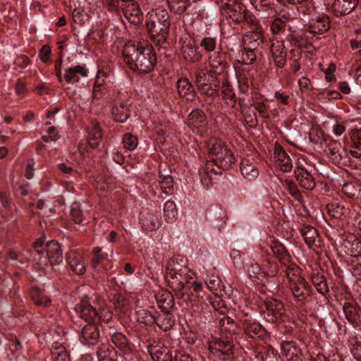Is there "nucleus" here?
Masks as SVG:
<instances>
[{"mask_svg":"<svg viewBox=\"0 0 361 361\" xmlns=\"http://www.w3.org/2000/svg\"><path fill=\"white\" fill-rule=\"evenodd\" d=\"M112 343L123 353L129 354L131 352L130 343L122 333L116 332L111 336Z\"/></svg>","mask_w":361,"mask_h":361,"instance_id":"obj_39","label":"nucleus"},{"mask_svg":"<svg viewBox=\"0 0 361 361\" xmlns=\"http://www.w3.org/2000/svg\"><path fill=\"white\" fill-rule=\"evenodd\" d=\"M271 56L274 64L278 68H283L286 63L287 52L282 39L274 37L271 42Z\"/></svg>","mask_w":361,"mask_h":361,"instance_id":"obj_14","label":"nucleus"},{"mask_svg":"<svg viewBox=\"0 0 361 361\" xmlns=\"http://www.w3.org/2000/svg\"><path fill=\"white\" fill-rule=\"evenodd\" d=\"M265 307L264 318L269 322H283L287 319L285 307L281 300L274 298H267L264 302Z\"/></svg>","mask_w":361,"mask_h":361,"instance_id":"obj_7","label":"nucleus"},{"mask_svg":"<svg viewBox=\"0 0 361 361\" xmlns=\"http://www.w3.org/2000/svg\"><path fill=\"white\" fill-rule=\"evenodd\" d=\"M219 327L221 332L226 336L235 334L238 329L236 322L229 317H224L220 319Z\"/></svg>","mask_w":361,"mask_h":361,"instance_id":"obj_41","label":"nucleus"},{"mask_svg":"<svg viewBox=\"0 0 361 361\" xmlns=\"http://www.w3.org/2000/svg\"><path fill=\"white\" fill-rule=\"evenodd\" d=\"M46 255L47 264L49 262L53 267L58 265L63 262V252L59 243L56 240L49 241L46 245Z\"/></svg>","mask_w":361,"mask_h":361,"instance_id":"obj_18","label":"nucleus"},{"mask_svg":"<svg viewBox=\"0 0 361 361\" xmlns=\"http://www.w3.org/2000/svg\"><path fill=\"white\" fill-rule=\"evenodd\" d=\"M343 312L348 322L353 325L357 324L359 316L355 307L350 304H345L343 305Z\"/></svg>","mask_w":361,"mask_h":361,"instance_id":"obj_56","label":"nucleus"},{"mask_svg":"<svg viewBox=\"0 0 361 361\" xmlns=\"http://www.w3.org/2000/svg\"><path fill=\"white\" fill-rule=\"evenodd\" d=\"M247 272L249 278L253 281L262 280L265 276L264 272L257 262H251L247 267Z\"/></svg>","mask_w":361,"mask_h":361,"instance_id":"obj_48","label":"nucleus"},{"mask_svg":"<svg viewBox=\"0 0 361 361\" xmlns=\"http://www.w3.org/2000/svg\"><path fill=\"white\" fill-rule=\"evenodd\" d=\"M208 62L211 71L219 75L223 73L226 67L225 57L221 51H216L209 54Z\"/></svg>","mask_w":361,"mask_h":361,"instance_id":"obj_27","label":"nucleus"},{"mask_svg":"<svg viewBox=\"0 0 361 361\" xmlns=\"http://www.w3.org/2000/svg\"><path fill=\"white\" fill-rule=\"evenodd\" d=\"M312 169L300 164L295 169L296 180L300 186L307 190H312L316 187V181Z\"/></svg>","mask_w":361,"mask_h":361,"instance_id":"obj_12","label":"nucleus"},{"mask_svg":"<svg viewBox=\"0 0 361 361\" xmlns=\"http://www.w3.org/2000/svg\"><path fill=\"white\" fill-rule=\"evenodd\" d=\"M210 305L205 302L198 301L192 306L191 316L197 323H205L207 319L210 316Z\"/></svg>","mask_w":361,"mask_h":361,"instance_id":"obj_24","label":"nucleus"},{"mask_svg":"<svg viewBox=\"0 0 361 361\" xmlns=\"http://www.w3.org/2000/svg\"><path fill=\"white\" fill-rule=\"evenodd\" d=\"M70 269L78 275H82L85 273L86 267L82 259L76 256L66 257Z\"/></svg>","mask_w":361,"mask_h":361,"instance_id":"obj_43","label":"nucleus"},{"mask_svg":"<svg viewBox=\"0 0 361 361\" xmlns=\"http://www.w3.org/2000/svg\"><path fill=\"white\" fill-rule=\"evenodd\" d=\"M176 90L178 95L187 101H193L195 97V90L186 78H181L177 81Z\"/></svg>","mask_w":361,"mask_h":361,"instance_id":"obj_23","label":"nucleus"},{"mask_svg":"<svg viewBox=\"0 0 361 361\" xmlns=\"http://www.w3.org/2000/svg\"><path fill=\"white\" fill-rule=\"evenodd\" d=\"M341 191L348 198L361 199V186L360 185L346 183L343 185Z\"/></svg>","mask_w":361,"mask_h":361,"instance_id":"obj_44","label":"nucleus"},{"mask_svg":"<svg viewBox=\"0 0 361 361\" xmlns=\"http://www.w3.org/2000/svg\"><path fill=\"white\" fill-rule=\"evenodd\" d=\"M87 75V70L84 65H77L65 71L64 79L68 83L78 82L80 78Z\"/></svg>","mask_w":361,"mask_h":361,"instance_id":"obj_26","label":"nucleus"},{"mask_svg":"<svg viewBox=\"0 0 361 361\" xmlns=\"http://www.w3.org/2000/svg\"><path fill=\"white\" fill-rule=\"evenodd\" d=\"M51 356L54 361H71L66 348L57 343L53 346Z\"/></svg>","mask_w":361,"mask_h":361,"instance_id":"obj_50","label":"nucleus"},{"mask_svg":"<svg viewBox=\"0 0 361 361\" xmlns=\"http://www.w3.org/2000/svg\"><path fill=\"white\" fill-rule=\"evenodd\" d=\"M216 73L206 68L200 70L196 74V85L197 87L209 84L218 80Z\"/></svg>","mask_w":361,"mask_h":361,"instance_id":"obj_33","label":"nucleus"},{"mask_svg":"<svg viewBox=\"0 0 361 361\" xmlns=\"http://www.w3.org/2000/svg\"><path fill=\"white\" fill-rule=\"evenodd\" d=\"M44 241L42 238L36 240L32 245V256L39 269H44L47 267V258L44 255L46 249H42Z\"/></svg>","mask_w":361,"mask_h":361,"instance_id":"obj_22","label":"nucleus"},{"mask_svg":"<svg viewBox=\"0 0 361 361\" xmlns=\"http://www.w3.org/2000/svg\"><path fill=\"white\" fill-rule=\"evenodd\" d=\"M328 150L333 159H340L342 157L343 149L339 142H331L328 146Z\"/></svg>","mask_w":361,"mask_h":361,"instance_id":"obj_59","label":"nucleus"},{"mask_svg":"<svg viewBox=\"0 0 361 361\" xmlns=\"http://www.w3.org/2000/svg\"><path fill=\"white\" fill-rule=\"evenodd\" d=\"M169 9L176 14H183L191 6L190 0H166Z\"/></svg>","mask_w":361,"mask_h":361,"instance_id":"obj_42","label":"nucleus"},{"mask_svg":"<svg viewBox=\"0 0 361 361\" xmlns=\"http://www.w3.org/2000/svg\"><path fill=\"white\" fill-rule=\"evenodd\" d=\"M220 86L219 80L204 85L202 87H197L199 92L202 95L209 97H214L218 93Z\"/></svg>","mask_w":361,"mask_h":361,"instance_id":"obj_51","label":"nucleus"},{"mask_svg":"<svg viewBox=\"0 0 361 361\" xmlns=\"http://www.w3.org/2000/svg\"><path fill=\"white\" fill-rule=\"evenodd\" d=\"M253 7L258 11H265L268 14L274 11V0H250Z\"/></svg>","mask_w":361,"mask_h":361,"instance_id":"obj_47","label":"nucleus"},{"mask_svg":"<svg viewBox=\"0 0 361 361\" xmlns=\"http://www.w3.org/2000/svg\"><path fill=\"white\" fill-rule=\"evenodd\" d=\"M30 295L34 303L38 307H46L51 305V300L44 295L39 288H32Z\"/></svg>","mask_w":361,"mask_h":361,"instance_id":"obj_37","label":"nucleus"},{"mask_svg":"<svg viewBox=\"0 0 361 361\" xmlns=\"http://www.w3.org/2000/svg\"><path fill=\"white\" fill-rule=\"evenodd\" d=\"M194 273L188 266V259L182 255H174L166 265V279L171 288L180 291L188 288Z\"/></svg>","mask_w":361,"mask_h":361,"instance_id":"obj_2","label":"nucleus"},{"mask_svg":"<svg viewBox=\"0 0 361 361\" xmlns=\"http://www.w3.org/2000/svg\"><path fill=\"white\" fill-rule=\"evenodd\" d=\"M130 104L128 100L115 101L111 106V113L116 122L124 123L130 116Z\"/></svg>","mask_w":361,"mask_h":361,"instance_id":"obj_13","label":"nucleus"},{"mask_svg":"<svg viewBox=\"0 0 361 361\" xmlns=\"http://www.w3.org/2000/svg\"><path fill=\"white\" fill-rule=\"evenodd\" d=\"M329 19L326 15L322 14L312 19L305 32V36L309 37L308 35L321 34L329 29Z\"/></svg>","mask_w":361,"mask_h":361,"instance_id":"obj_16","label":"nucleus"},{"mask_svg":"<svg viewBox=\"0 0 361 361\" xmlns=\"http://www.w3.org/2000/svg\"><path fill=\"white\" fill-rule=\"evenodd\" d=\"M255 49H248L247 47L245 46L244 49L241 53V61L243 64L251 65L257 59V54L255 51Z\"/></svg>","mask_w":361,"mask_h":361,"instance_id":"obj_58","label":"nucleus"},{"mask_svg":"<svg viewBox=\"0 0 361 361\" xmlns=\"http://www.w3.org/2000/svg\"><path fill=\"white\" fill-rule=\"evenodd\" d=\"M216 166L219 169H230L233 164L235 163V157L233 154V152L227 149H224V151L219 154V156L214 159Z\"/></svg>","mask_w":361,"mask_h":361,"instance_id":"obj_32","label":"nucleus"},{"mask_svg":"<svg viewBox=\"0 0 361 361\" xmlns=\"http://www.w3.org/2000/svg\"><path fill=\"white\" fill-rule=\"evenodd\" d=\"M286 23L280 18H275L270 26V29L274 35L283 32L285 30Z\"/></svg>","mask_w":361,"mask_h":361,"instance_id":"obj_63","label":"nucleus"},{"mask_svg":"<svg viewBox=\"0 0 361 361\" xmlns=\"http://www.w3.org/2000/svg\"><path fill=\"white\" fill-rule=\"evenodd\" d=\"M142 318H139V321L149 325L155 323L161 329L164 331L170 330L174 325V319L171 313L164 312L162 314H159L154 317L150 312L143 310L140 312Z\"/></svg>","mask_w":361,"mask_h":361,"instance_id":"obj_9","label":"nucleus"},{"mask_svg":"<svg viewBox=\"0 0 361 361\" xmlns=\"http://www.w3.org/2000/svg\"><path fill=\"white\" fill-rule=\"evenodd\" d=\"M307 245L312 248L314 245H317L319 243V234L317 231L312 226L309 225H303L300 229Z\"/></svg>","mask_w":361,"mask_h":361,"instance_id":"obj_29","label":"nucleus"},{"mask_svg":"<svg viewBox=\"0 0 361 361\" xmlns=\"http://www.w3.org/2000/svg\"><path fill=\"white\" fill-rule=\"evenodd\" d=\"M349 135L353 145L356 148H361V128L352 129Z\"/></svg>","mask_w":361,"mask_h":361,"instance_id":"obj_64","label":"nucleus"},{"mask_svg":"<svg viewBox=\"0 0 361 361\" xmlns=\"http://www.w3.org/2000/svg\"><path fill=\"white\" fill-rule=\"evenodd\" d=\"M96 323L97 322L88 323L83 326L81 331V338L84 343L94 345L99 338V331Z\"/></svg>","mask_w":361,"mask_h":361,"instance_id":"obj_25","label":"nucleus"},{"mask_svg":"<svg viewBox=\"0 0 361 361\" xmlns=\"http://www.w3.org/2000/svg\"><path fill=\"white\" fill-rule=\"evenodd\" d=\"M102 140V130L99 123H92L91 129L88 131L87 143L92 148H97Z\"/></svg>","mask_w":361,"mask_h":361,"instance_id":"obj_36","label":"nucleus"},{"mask_svg":"<svg viewBox=\"0 0 361 361\" xmlns=\"http://www.w3.org/2000/svg\"><path fill=\"white\" fill-rule=\"evenodd\" d=\"M180 45V52L183 59L189 62H198L202 59V54L198 51L194 39L189 35H183L179 39Z\"/></svg>","mask_w":361,"mask_h":361,"instance_id":"obj_11","label":"nucleus"},{"mask_svg":"<svg viewBox=\"0 0 361 361\" xmlns=\"http://www.w3.org/2000/svg\"><path fill=\"white\" fill-rule=\"evenodd\" d=\"M283 271L295 300L298 302H305L307 298L311 295L312 288L302 276V270L295 264H290Z\"/></svg>","mask_w":361,"mask_h":361,"instance_id":"obj_4","label":"nucleus"},{"mask_svg":"<svg viewBox=\"0 0 361 361\" xmlns=\"http://www.w3.org/2000/svg\"><path fill=\"white\" fill-rule=\"evenodd\" d=\"M350 352L353 357L361 361V336H355L350 339Z\"/></svg>","mask_w":361,"mask_h":361,"instance_id":"obj_53","label":"nucleus"},{"mask_svg":"<svg viewBox=\"0 0 361 361\" xmlns=\"http://www.w3.org/2000/svg\"><path fill=\"white\" fill-rule=\"evenodd\" d=\"M221 95L227 106H235L236 103V97L230 85H225L222 87Z\"/></svg>","mask_w":361,"mask_h":361,"instance_id":"obj_49","label":"nucleus"},{"mask_svg":"<svg viewBox=\"0 0 361 361\" xmlns=\"http://www.w3.org/2000/svg\"><path fill=\"white\" fill-rule=\"evenodd\" d=\"M286 187L290 195L298 201H300L302 196L297 186V185L292 180L286 181Z\"/></svg>","mask_w":361,"mask_h":361,"instance_id":"obj_62","label":"nucleus"},{"mask_svg":"<svg viewBox=\"0 0 361 361\" xmlns=\"http://www.w3.org/2000/svg\"><path fill=\"white\" fill-rule=\"evenodd\" d=\"M217 40L216 37H205L201 39L200 46L207 53L216 51Z\"/></svg>","mask_w":361,"mask_h":361,"instance_id":"obj_57","label":"nucleus"},{"mask_svg":"<svg viewBox=\"0 0 361 361\" xmlns=\"http://www.w3.org/2000/svg\"><path fill=\"white\" fill-rule=\"evenodd\" d=\"M204 113L200 110L192 111L188 118V126L195 131V128H203L207 125Z\"/></svg>","mask_w":361,"mask_h":361,"instance_id":"obj_31","label":"nucleus"},{"mask_svg":"<svg viewBox=\"0 0 361 361\" xmlns=\"http://www.w3.org/2000/svg\"><path fill=\"white\" fill-rule=\"evenodd\" d=\"M159 178H161L160 185L162 192H164L165 195H169V192H168L166 190H171L173 187V179L172 176L170 175L164 176L160 174Z\"/></svg>","mask_w":361,"mask_h":361,"instance_id":"obj_61","label":"nucleus"},{"mask_svg":"<svg viewBox=\"0 0 361 361\" xmlns=\"http://www.w3.org/2000/svg\"><path fill=\"white\" fill-rule=\"evenodd\" d=\"M92 252L91 267L95 269L100 263L106 259L107 255L102 252V247H93Z\"/></svg>","mask_w":361,"mask_h":361,"instance_id":"obj_54","label":"nucleus"},{"mask_svg":"<svg viewBox=\"0 0 361 361\" xmlns=\"http://www.w3.org/2000/svg\"><path fill=\"white\" fill-rule=\"evenodd\" d=\"M281 354L286 361H300V349L293 342L281 344Z\"/></svg>","mask_w":361,"mask_h":361,"instance_id":"obj_30","label":"nucleus"},{"mask_svg":"<svg viewBox=\"0 0 361 361\" xmlns=\"http://www.w3.org/2000/svg\"><path fill=\"white\" fill-rule=\"evenodd\" d=\"M329 214L334 218L338 219L343 215L346 211L344 205L337 201L329 203L326 206Z\"/></svg>","mask_w":361,"mask_h":361,"instance_id":"obj_52","label":"nucleus"},{"mask_svg":"<svg viewBox=\"0 0 361 361\" xmlns=\"http://www.w3.org/2000/svg\"><path fill=\"white\" fill-rule=\"evenodd\" d=\"M233 348V344L228 339L222 340L218 338H212L208 343L209 353L223 361H226L230 357Z\"/></svg>","mask_w":361,"mask_h":361,"instance_id":"obj_10","label":"nucleus"},{"mask_svg":"<svg viewBox=\"0 0 361 361\" xmlns=\"http://www.w3.org/2000/svg\"><path fill=\"white\" fill-rule=\"evenodd\" d=\"M149 351L154 361H173L171 353L165 346H152Z\"/></svg>","mask_w":361,"mask_h":361,"instance_id":"obj_34","label":"nucleus"},{"mask_svg":"<svg viewBox=\"0 0 361 361\" xmlns=\"http://www.w3.org/2000/svg\"><path fill=\"white\" fill-rule=\"evenodd\" d=\"M123 60L133 71L145 74L150 73L157 62L155 53L147 42H128L122 51Z\"/></svg>","mask_w":361,"mask_h":361,"instance_id":"obj_1","label":"nucleus"},{"mask_svg":"<svg viewBox=\"0 0 361 361\" xmlns=\"http://www.w3.org/2000/svg\"><path fill=\"white\" fill-rule=\"evenodd\" d=\"M357 0H335L332 9L337 16H345L350 13L356 6Z\"/></svg>","mask_w":361,"mask_h":361,"instance_id":"obj_28","label":"nucleus"},{"mask_svg":"<svg viewBox=\"0 0 361 361\" xmlns=\"http://www.w3.org/2000/svg\"><path fill=\"white\" fill-rule=\"evenodd\" d=\"M207 147L210 154L214 157V159H216L219 154L220 155L224 149H228L223 145L221 140L217 137H211L208 142Z\"/></svg>","mask_w":361,"mask_h":361,"instance_id":"obj_45","label":"nucleus"},{"mask_svg":"<svg viewBox=\"0 0 361 361\" xmlns=\"http://www.w3.org/2000/svg\"><path fill=\"white\" fill-rule=\"evenodd\" d=\"M257 161L252 156H247L241 161L240 171L242 175L248 180L255 179L259 175Z\"/></svg>","mask_w":361,"mask_h":361,"instance_id":"obj_21","label":"nucleus"},{"mask_svg":"<svg viewBox=\"0 0 361 361\" xmlns=\"http://www.w3.org/2000/svg\"><path fill=\"white\" fill-rule=\"evenodd\" d=\"M140 223L144 229L151 231L157 230L161 224L158 218L151 213L143 214L140 218Z\"/></svg>","mask_w":361,"mask_h":361,"instance_id":"obj_40","label":"nucleus"},{"mask_svg":"<svg viewBox=\"0 0 361 361\" xmlns=\"http://www.w3.org/2000/svg\"><path fill=\"white\" fill-rule=\"evenodd\" d=\"M178 211L174 202L168 200L164 207V216L167 223H173L176 219Z\"/></svg>","mask_w":361,"mask_h":361,"instance_id":"obj_46","label":"nucleus"},{"mask_svg":"<svg viewBox=\"0 0 361 361\" xmlns=\"http://www.w3.org/2000/svg\"><path fill=\"white\" fill-rule=\"evenodd\" d=\"M110 11L122 12L125 18L131 24L139 25L144 19L143 13L135 0H106Z\"/></svg>","mask_w":361,"mask_h":361,"instance_id":"obj_6","label":"nucleus"},{"mask_svg":"<svg viewBox=\"0 0 361 361\" xmlns=\"http://www.w3.org/2000/svg\"><path fill=\"white\" fill-rule=\"evenodd\" d=\"M312 282L317 292L322 295H325L329 292L326 278L320 271L316 270L313 272Z\"/></svg>","mask_w":361,"mask_h":361,"instance_id":"obj_35","label":"nucleus"},{"mask_svg":"<svg viewBox=\"0 0 361 361\" xmlns=\"http://www.w3.org/2000/svg\"><path fill=\"white\" fill-rule=\"evenodd\" d=\"M270 248L274 255L278 259L280 263L285 267V269L291 262V257L285 246L276 240H271Z\"/></svg>","mask_w":361,"mask_h":361,"instance_id":"obj_20","label":"nucleus"},{"mask_svg":"<svg viewBox=\"0 0 361 361\" xmlns=\"http://www.w3.org/2000/svg\"><path fill=\"white\" fill-rule=\"evenodd\" d=\"M222 16L230 24L247 25L253 24L256 17L237 0H228L221 8Z\"/></svg>","mask_w":361,"mask_h":361,"instance_id":"obj_5","label":"nucleus"},{"mask_svg":"<svg viewBox=\"0 0 361 361\" xmlns=\"http://www.w3.org/2000/svg\"><path fill=\"white\" fill-rule=\"evenodd\" d=\"M274 157L281 171L290 172L293 169V161L284 149L276 143L274 149Z\"/></svg>","mask_w":361,"mask_h":361,"instance_id":"obj_17","label":"nucleus"},{"mask_svg":"<svg viewBox=\"0 0 361 361\" xmlns=\"http://www.w3.org/2000/svg\"><path fill=\"white\" fill-rule=\"evenodd\" d=\"M146 26L151 37L158 45L163 46L170 26L168 11L162 6L154 5L147 13Z\"/></svg>","mask_w":361,"mask_h":361,"instance_id":"obj_3","label":"nucleus"},{"mask_svg":"<svg viewBox=\"0 0 361 361\" xmlns=\"http://www.w3.org/2000/svg\"><path fill=\"white\" fill-rule=\"evenodd\" d=\"M243 329L250 338H260L264 336L265 330L262 326L252 317L245 313L241 319Z\"/></svg>","mask_w":361,"mask_h":361,"instance_id":"obj_15","label":"nucleus"},{"mask_svg":"<svg viewBox=\"0 0 361 361\" xmlns=\"http://www.w3.org/2000/svg\"><path fill=\"white\" fill-rule=\"evenodd\" d=\"M253 23L247 25L250 30L246 32L243 37L244 46L250 49H257L264 43V33L257 19L256 18Z\"/></svg>","mask_w":361,"mask_h":361,"instance_id":"obj_8","label":"nucleus"},{"mask_svg":"<svg viewBox=\"0 0 361 361\" xmlns=\"http://www.w3.org/2000/svg\"><path fill=\"white\" fill-rule=\"evenodd\" d=\"M238 81L239 90L243 94L247 93L253 83L252 78L246 74L240 75Z\"/></svg>","mask_w":361,"mask_h":361,"instance_id":"obj_55","label":"nucleus"},{"mask_svg":"<svg viewBox=\"0 0 361 361\" xmlns=\"http://www.w3.org/2000/svg\"><path fill=\"white\" fill-rule=\"evenodd\" d=\"M123 143L126 149L133 151L137 147L138 140L136 136L126 133L123 137Z\"/></svg>","mask_w":361,"mask_h":361,"instance_id":"obj_60","label":"nucleus"},{"mask_svg":"<svg viewBox=\"0 0 361 361\" xmlns=\"http://www.w3.org/2000/svg\"><path fill=\"white\" fill-rule=\"evenodd\" d=\"M74 310L80 318L88 323L99 321V314L97 310L87 302L77 304Z\"/></svg>","mask_w":361,"mask_h":361,"instance_id":"obj_19","label":"nucleus"},{"mask_svg":"<svg viewBox=\"0 0 361 361\" xmlns=\"http://www.w3.org/2000/svg\"><path fill=\"white\" fill-rule=\"evenodd\" d=\"M157 301L159 307L163 312H168L172 308L174 302L173 298L169 291H162L157 295Z\"/></svg>","mask_w":361,"mask_h":361,"instance_id":"obj_38","label":"nucleus"}]
</instances>
